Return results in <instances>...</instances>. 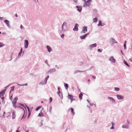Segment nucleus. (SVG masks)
I'll use <instances>...</instances> for the list:
<instances>
[{"label":"nucleus","instance_id":"29","mask_svg":"<svg viewBox=\"0 0 132 132\" xmlns=\"http://www.w3.org/2000/svg\"><path fill=\"white\" fill-rule=\"evenodd\" d=\"M43 116V113L41 112L40 113H39L38 115V117H41L42 116Z\"/></svg>","mask_w":132,"mask_h":132},{"label":"nucleus","instance_id":"51","mask_svg":"<svg viewBox=\"0 0 132 132\" xmlns=\"http://www.w3.org/2000/svg\"><path fill=\"white\" fill-rule=\"evenodd\" d=\"M73 1L76 3H78V1L77 0H73Z\"/></svg>","mask_w":132,"mask_h":132},{"label":"nucleus","instance_id":"39","mask_svg":"<svg viewBox=\"0 0 132 132\" xmlns=\"http://www.w3.org/2000/svg\"><path fill=\"white\" fill-rule=\"evenodd\" d=\"M44 84L45 83H44L43 81H41L39 83V85H44Z\"/></svg>","mask_w":132,"mask_h":132},{"label":"nucleus","instance_id":"34","mask_svg":"<svg viewBox=\"0 0 132 132\" xmlns=\"http://www.w3.org/2000/svg\"><path fill=\"white\" fill-rule=\"evenodd\" d=\"M19 105H20V106H22L26 110V111H27L26 108L23 104H22V103H20Z\"/></svg>","mask_w":132,"mask_h":132},{"label":"nucleus","instance_id":"55","mask_svg":"<svg viewBox=\"0 0 132 132\" xmlns=\"http://www.w3.org/2000/svg\"><path fill=\"white\" fill-rule=\"evenodd\" d=\"M13 107L14 108H17L18 106H16V104H13Z\"/></svg>","mask_w":132,"mask_h":132},{"label":"nucleus","instance_id":"36","mask_svg":"<svg viewBox=\"0 0 132 132\" xmlns=\"http://www.w3.org/2000/svg\"><path fill=\"white\" fill-rule=\"evenodd\" d=\"M13 55V52H12L11 53V55L10 56V58H11V59L9 60V61H11L12 59V56Z\"/></svg>","mask_w":132,"mask_h":132},{"label":"nucleus","instance_id":"47","mask_svg":"<svg viewBox=\"0 0 132 132\" xmlns=\"http://www.w3.org/2000/svg\"><path fill=\"white\" fill-rule=\"evenodd\" d=\"M64 34H63L61 35V37L62 38L64 37Z\"/></svg>","mask_w":132,"mask_h":132},{"label":"nucleus","instance_id":"28","mask_svg":"<svg viewBox=\"0 0 132 132\" xmlns=\"http://www.w3.org/2000/svg\"><path fill=\"white\" fill-rule=\"evenodd\" d=\"M122 128L126 129H128L129 128V126L128 125H123L122 126Z\"/></svg>","mask_w":132,"mask_h":132},{"label":"nucleus","instance_id":"48","mask_svg":"<svg viewBox=\"0 0 132 132\" xmlns=\"http://www.w3.org/2000/svg\"><path fill=\"white\" fill-rule=\"evenodd\" d=\"M123 46L125 50L126 49V44H124Z\"/></svg>","mask_w":132,"mask_h":132},{"label":"nucleus","instance_id":"20","mask_svg":"<svg viewBox=\"0 0 132 132\" xmlns=\"http://www.w3.org/2000/svg\"><path fill=\"white\" fill-rule=\"evenodd\" d=\"M16 117V115L15 114V112L13 111L12 113V119H14Z\"/></svg>","mask_w":132,"mask_h":132},{"label":"nucleus","instance_id":"50","mask_svg":"<svg viewBox=\"0 0 132 132\" xmlns=\"http://www.w3.org/2000/svg\"><path fill=\"white\" fill-rule=\"evenodd\" d=\"M51 110H52V106H51L49 108V112L51 113Z\"/></svg>","mask_w":132,"mask_h":132},{"label":"nucleus","instance_id":"40","mask_svg":"<svg viewBox=\"0 0 132 132\" xmlns=\"http://www.w3.org/2000/svg\"><path fill=\"white\" fill-rule=\"evenodd\" d=\"M53 100V99L51 97L49 98L50 103L52 102Z\"/></svg>","mask_w":132,"mask_h":132},{"label":"nucleus","instance_id":"11","mask_svg":"<svg viewBox=\"0 0 132 132\" xmlns=\"http://www.w3.org/2000/svg\"><path fill=\"white\" fill-rule=\"evenodd\" d=\"M57 93L59 95L60 97L61 98V99H62L63 98V96L62 92H61L60 91H58L57 92Z\"/></svg>","mask_w":132,"mask_h":132},{"label":"nucleus","instance_id":"30","mask_svg":"<svg viewBox=\"0 0 132 132\" xmlns=\"http://www.w3.org/2000/svg\"><path fill=\"white\" fill-rule=\"evenodd\" d=\"M98 26H101L102 25V21L101 20H100L99 21L98 24H97Z\"/></svg>","mask_w":132,"mask_h":132},{"label":"nucleus","instance_id":"64","mask_svg":"<svg viewBox=\"0 0 132 132\" xmlns=\"http://www.w3.org/2000/svg\"><path fill=\"white\" fill-rule=\"evenodd\" d=\"M127 122L128 125H129V121L128 120H127Z\"/></svg>","mask_w":132,"mask_h":132},{"label":"nucleus","instance_id":"62","mask_svg":"<svg viewBox=\"0 0 132 132\" xmlns=\"http://www.w3.org/2000/svg\"><path fill=\"white\" fill-rule=\"evenodd\" d=\"M114 129V127L113 126H112L110 128L111 129Z\"/></svg>","mask_w":132,"mask_h":132},{"label":"nucleus","instance_id":"18","mask_svg":"<svg viewBox=\"0 0 132 132\" xmlns=\"http://www.w3.org/2000/svg\"><path fill=\"white\" fill-rule=\"evenodd\" d=\"M70 109L71 110V112L73 116H74L75 114V112H74L73 109L72 108H70L69 109V110Z\"/></svg>","mask_w":132,"mask_h":132},{"label":"nucleus","instance_id":"58","mask_svg":"<svg viewBox=\"0 0 132 132\" xmlns=\"http://www.w3.org/2000/svg\"><path fill=\"white\" fill-rule=\"evenodd\" d=\"M20 58V57H18V56H17V57H16V58L15 59V61H16L17 60V59H18V58Z\"/></svg>","mask_w":132,"mask_h":132},{"label":"nucleus","instance_id":"27","mask_svg":"<svg viewBox=\"0 0 132 132\" xmlns=\"http://www.w3.org/2000/svg\"><path fill=\"white\" fill-rule=\"evenodd\" d=\"M86 37L84 35L81 36H80V38L81 39H84L86 38Z\"/></svg>","mask_w":132,"mask_h":132},{"label":"nucleus","instance_id":"52","mask_svg":"<svg viewBox=\"0 0 132 132\" xmlns=\"http://www.w3.org/2000/svg\"><path fill=\"white\" fill-rule=\"evenodd\" d=\"M97 51L99 52H102L101 50L100 49H98L97 50Z\"/></svg>","mask_w":132,"mask_h":132},{"label":"nucleus","instance_id":"56","mask_svg":"<svg viewBox=\"0 0 132 132\" xmlns=\"http://www.w3.org/2000/svg\"><path fill=\"white\" fill-rule=\"evenodd\" d=\"M97 11V10L96 9H94L93 10V11L95 12H96Z\"/></svg>","mask_w":132,"mask_h":132},{"label":"nucleus","instance_id":"10","mask_svg":"<svg viewBox=\"0 0 132 132\" xmlns=\"http://www.w3.org/2000/svg\"><path fill=\"white\" fill-rule=\"evenodd\" d=\"M64 26L65 27H66L67 26V23L65 22H64L62 26V30L63 31H65V29L63 28Z\"/></svg>","mask_w":132,"mask_h":132},{"label":"nucleus","instance_id":"61","mask_svg":"<svg viewBox=\"0 0 132 132\" xmlns=\"http://www.w3.org/2000/svg\"><path fill=\"white\" fill-rule=\"evenodd\" d=\"M5 114V112H3V117L4 118L5 117L4 116V115Z\"/></svg>","mask_w":132,"mask_h":132},{"label":"nucleus","instance_id":"45","mask_svg":"<svg viewBox=\"0 0 132 132\" xmlns=\"http://www.w3.org/2000/svg\"><path fill=\"white\" fill-rule=\"evenodd\" d=\"M16 102H17V101H13V103H12L13 104H16Z\"/></svg>","mask_w":132,"mask_h":132},{"label":"nucleus","instance_id":"41","mask_svg":"<svg viewBox=\"0 0 132 132\" xmlns=\"http://www.w3.org/2000/svg\"><path fill=\"white\" fill-rule=\"evenodd\" d=\"M43 120H41L40 121V125L39 126V127H40L42 126L43 125Z\"/></svg>","mask_w":132,"mask_h":132},{"label":"nucleus","instance_id":"24","mask_svg":"<svg viewBox=\"0 0 132 132\" xmlns=\"http://www.w3.org/2000/svg\"><path fill=\"white\" fill-rule=\"evenodd\" d=\"M73 98V96L72 95H70L68 94V98L71 100Z\"/></svg>","mask_w":132,"mask_h":132},{"label":"nucleus","instance_id":"8","mask_svg":"<svg viewBox=\"0 0 132 132\" xmlns=\"http://www.w3.org/2000/svg\"><path fill=\"white\" fill-rule=\"evenodd\" d=\"M78 25L77 23H76L75 25V27L73 29V30L74 31H77L78 30Z\"/></svg>","mask_w":132,"mask_h":132},{"label":"nucleus","instance_id":"22","mask_svg":"<svg viewBox=\"0 0 132 132\" xmlns=\"http://www.w3.org/2000/svg\"><path fill=\"white\" fill-rule=\"evenodd\" d=\"M49 77V75H48L45 78L44 81H45V84H46L47 83V80L48 79Z\"/></svg>","mask_w":132,"mask_h":132},{"label":"nucleus","instance_id":"12","mask_svg":"<svg viewBox=\"0 0 132 132\" xmlns=\"http://www.w3.org/2000/svg\"><path fill=\"white\" fill-rule=\"evenodd\" d=\"M108 98L110 101H111L113 103H115V100L113 98L109 96H108Z\"/></svg>","mask_w":132,"mask_h":132},{"label":"nucleus","instance_id":"26","mask_svg":"<svg viewBox=\"0 0 132 132\" xmlns=\"http://www.w3.org/2000/svg\"><path fill=\"white\" fill-rule=\"evenodd\" d=\"M64 86L66 89H67L68 88V85L67 84L64 83Z\"/></svg>","mask_w":132,"mask_h":132},{"label":"nucleus","instance_id":"21","mask_svg":"<svg viewBox=\"0 0 132 132\" xmlns=\"http://www.w3.org/2000/svg\"><path fill=\"white\" fill-rule=\"evenodd\" d=\"M86 71H80L79 70H77L75 71L74 72V74H75L77 73L78 72H83Z\"/></svg>","mask_w":132,"mask_h":132},{"label":"nucleus","instance_id":"38","mask_svg":"<svg viewBox=\"0 0 132 132\" xmlns=\"http://www.w3.org/2000/svg\"><path fill=\"white\" fill-rule=\"evenodd\" d=\"M18 97L16 96V97H15L14 98L13 101H17V100H18Z\"/></svg>","mask_w":132,"mask_h":132},{"label":"nucleus","instance_id":"3","mask_svg":"<svg viewBox=\"0 0 132 132\" xmlns=\"http://www.w3.org/2000/svg\"><path fill=\"white\" fill-rule=\"evenodd\" d=\"M28 44L29 43L28 40H25L24 42V46L25 48H28Z\"/></svg>","mask_w":132,"mask_h":132},{"label":"nucleus","instance_id":"14","mask_svg":"<svg viewBox=\"0 0 132 132\" xmlns=\"http://www.w3.org/2000/svg\"><path fill=\"white\" fill-rule=\"evenodd\" d=\"M97 46V45L96 43H95L90 45L89 47L90 49H92V48L93 47H96Z\"/></svg>","mask_w":132,"mask_h":132},{"label":"nucleus","instance_id":"15","mask_svg":"<svg viewBox=\"0 0 132 132\" xmlns=\"http://www.w3.org/2000/svg\"><path fill=\"white\" fill-rule=\"evenodd\" d=\"M46 48L47 49L48 51V52H50L52 51V50L50 46L48 45L46 46Z\"/></svg>","mask_w":132,"mask_h":132},{"label":"nucleus","instance_id":"60","mask_svg":"<svg viewBox=\"0 0 132 132\" xmlns=\"http://www.w3.org/2000/svg\"><path fill=\"white\" fill-rule=\"evenodd\" d=\"M92 77L94 79H96V77L95 76H93L92 75Z\"/></svg>","mask_w":132,"mask_h":132},{"label":"nucleus","instance_id":"1","mask_svg":"<svg viewBox=\"0 0 132 132\" xmlns=\"http://www.w3.org/2000/svg\"><path fill=\"white\" fill-rule=\"evenodd\" d=\"M92 0H88L86 1H85V2L84 3V5H83V7H89L90 5V3L91 2Z\"/></svg>","mask_w":132,"mask_h":132},{"label":"nucleus","instance_id":"19","mask_svg":"<svg viewBox=\"0 0 132 132\" xmlns=\"http://www.w3.org/2000/svg\"><path fill=\"white\" fill-rule=\"evenodd\" d=\"M23 52L22 48H21L20 49V52H19L18 55V57H20L21 55Z\"/></svg>","mask_w":132,"mask_h":132},{"label":"nucleus","instance_id":"59","mask_svg":"<svg viewBox=\"0 0 132 132\" xmlns=\"http://www.w3.org/2000/svg\"><path fill=\"white\" fill-rule=\"evenodd\" d=\"M45 63H46V64L48 63V61L47 60H45Z\"/></svg>","mask_w":132,"mask_h":132},{"label":"nucleus","instance_id":"49","mask_svg":"<svg viewBox=\"0 0 132 132\" xmlns=\"http://www.w3.org/2000/svg\"><path fill=\"white\" fill-rule=\"evenodd\" d=\"M93 67V66H92L89 69H87V70H86L85 71H86L87 70H92V68Z\"/></svg>","mask_w":132,"mask_h":132},{"label":"nucleus","instance_id":"33","mask_svg":"<svg viewBox=\"0 0 132 132\" xmlns=\"http://www.w3.org/2000/svg\"><path fill=\"white\" fill-rule=\"evenodd\" d=\"M93 21L94 22H96L97 21V18L95 17L93 19Z\"/></svg>","mask_w":132,"mask_h":132},{"label":"nucleus","instance_id":"63","mask_svg":"<svg viewBox=\"0 0 132 132\" xmlns=\"http://www.w3.org/2000/svg\"><path fill=\"white\" fill-rule=\"evenodd\" d=\"M20 28L21 29H22L23 28V27L22 25H21L20 26Z\"/></svg>","mask_w":132,"mask_h":132},{"label":"nucleus","instance_id":"43","mask_svg":"<svg viewBox=\"0 0 132 132\" xmlns=\"http://www.w3.org/2000/svg\"><path fill=\"white\" fill-rule=\"evenodd\" d=\"M18 86H24V84H19L18 83H16Z\"/></svg>","mask_w":132,"mask_h":132},{"label":"nucleus","instance_id":"5","mask_svg":"<svg viewBox=\"0 0 132 132\" xmlns=\"http://www.w3.org/2000/svg\"><path fill=\"white\" fill-rule=\"evenodd\" d=\"M87 27L84 26L83 27L82 31L81 32V33H85L87 31Z\"/></svg>","mask_w":132,"mask_h":132},{"label":"nucleus","instance_id":"23","mask_svg":"<svg viewBox=\"0 0 132 132\" xmlns=\"http://www.w3.org/2000/svg\"><path fill=\"white\" fill-rule=\"evenodd\" d=\"M81 93L79 94V98L80 100H81L82 99V96L83 95V94L81 92Z\"/></svg>","mask_w":132,"mask_h":132},{"label":"nucleus","instance_id":"35","mask_svg":"<svg viewBox=\"0 0 132 132\" xmlns=\"http://www.w3.org/2000/svg\"><path fill=\"white\" fill-rule=\"evenodd\" d=\"M4 46V44L3 43L0 42V48Z\"/></svg>","mask_w":132,"mask_h":132},{"label":"nucleus","instance_id":"32","mask_svg":"<svg viewBox=\"0 0 132 132\" xmlns=\"http://www.w3.org/2000/svg\"><path fill=\"white\" fill-rule=\"evenodd\" d=\"M114 89V90L116 92H118L120 90L119 88L118 87H115Z\"/></svg>","mask_w":132,"mask_h":132},{"label":"nucleus","instance_id":"57","mask_svg":"<svg viewBox=\"0 0 132 132\" xmlns=\"http://www.w3.org/2000/svg\"><path fill=\"white\" fill-rule=\"evenodd\" d=\"M129 61L131 62H132V57L129 59Z\"/></svg>","mask_w":132,"mask_h":132},{"label":"nucleus","instance_id":"37","mask_svg":"<svg viewBox=\"0 0 132 132\" xmlns=\"http://www.w3.org/2000/svg\"><path fill=\"white\" fill-rule=\"evenodd\" d=\"M15 88V87L14 86H13L12 87H11V90L12 91H14V88Z\"/></svg>","mask_w":132,"mask_h":132},{"label":"nucleus","instance_id":"2","mask_svg":"<svg viewBox=\"0 0 132 132\" xmlns=\"http://www.w3.org/2000/svg\"><path fill=\"white\" fill-rule=\"evenodd\" d=\"M76 7L77 8V10L79 12H81L82 10V7L81 6H76Z\"/></svg>","mask_w":132,"mask_h":132},{"label":"nucleus","instance_id":"16","mask_svg":"<svg viewBox=\"0 0 132 132\" xmlns=\"http://www.w3.org/2000/svg\"><path fill=\"white\" fill-rule=\"evenodd\" d=\"M56 71V69L55 68H54L50 70L48 72L50 73H51L55 72Z\"/></svg>","mask_w":132,"mask_h":132},{"label":"nucleus","instance_id":"44","mask_svg":"<svg viewBox=\"0 0 132 132\" xmlns=\"http://www.w3.org/2000/svg\"><path fill=\"white\" fill-rule=\"evenodd\" d=\"M70 100H71V101H70L71 103L73 101H75V98H72Z\"/></svg>","mask_w":132,"mask_h":132},{"label":"nucleus","instance_id":"6","mask_svg":"<svg viewBox=\"0 0 132 132\" xmlns=\"http://www.w3.org/2000/svg\"><path fill=\"white\" fill-rule=\"evenodd\" d=\"M4 22L9 28H10L11 26L10 25V22L9 21L7 20H5L4 21Z\"/></svg>","mask_w":132,"mask_h":132},{"label":"nucleus","instance_id":"46","mask_svg":"<svg viewBox=\"0 0 132 132\" xmlns=\"http://www.w3.org/2000/svg\"><path fill=\"white\" fill-rule=\"evenodd\" d=\"M24 114H25V111H24V113L23 114L22 117L21 118V119L24 118H25L26 117V116L24 117Z\"/></svg>","mask_w":132,"mask_h":132},{"label":"nucleus","instance_id":"17","mask_svg":"<svg viewBox=\"0 0 132 132\" xmlns=\"http://www.w3.org/2000/svg\"><path fill=\"white\" fill-rule=\"evenodd\" d=\"M115 40V39L114 38H111L110 39V43H112V44H114V43Z\"/></svg>","mask_w":132,"mask_h":132},{"label":"nucleus","instance_id":"53","mask_svg":"<svg viewBox=\"0 0 132 132\" xmlns=\"http://www.w3.org/2000/svg\"><path fill=\"white\" fill-rule=\"evenodd\" d=\"M89 34V32H88L87 33H86V34H85L84 35L86 37V36H87L88 35V34Z\"/></svg>","mask_w":132,"mask_h":132},{"label":"nucleus","instance_id":"4","mask_svg":"<svg viewBox=\"0 0 132 132\" xmlns=\"http://www.w3.org/2000/svg\"><path fill=\"white\" fill-rule=\"evenodd\" d=\"M109 60L113 63H115L116 60L114 58L113 56H111L109 58Z\"/></svg>","mask_w":132,"mask_h":132},{"label":"nucleus","instance_id":"31","mask_svg":"<svg viewBox=\"0 0 132 132\" xmlns=\"http://www.w3.org/2000/svg\"><path fill=\"white\" fill-rule=\"evenodd\" d=\"M42 107V106H38L37 107L36 109V111H38Z\"/></svg>","mask_w":132,"mask_h":132},{"label":"nucleus","instance_id":"9","mask_svg":"<svg viewBox=\"0 0 132 132\" xmlns=\"http://www.w3.org/2000/svg\"><path fill=\"white\" fill-rule=\"evenodd\" d=\"M26 107L27 108V109L28 110V111L29 112L28 116V118L31 115V111L30 110L29 108V107L27 105H26Z\"/></svg>","mask_w":132,"mask_h":132},{"label":"nucleus","instance_id":"7","mask_svg":"<svg viewBox=\"0 0 132 132\" xmlns=\"http://www.w3.org/2000/svg\"><path fill=\"white\" fill-rule=\"evenodd\" d=\"M116 96L118 99V100L123 99L124 98V97L123 96L119 94L117 95H116Z\"/></svg>","mask_w":132,"mask_h":132},{"label":"nucleus","instance_id":"25","mask_svg":"<svg viewBox=\"0 0 132 132\" xmlns=\"http://www.w3.org/2000/svg\"><path fill=\"white\" fill-rule=\"evenodd\" d=\"M124 63L128 67H130V65L127 63V62L124 60H123Z\"/></svg>","mask_w":132,"mask_h":132},{"label":"nucleus","instance_id":"42","mask_svg":"<svg viewBox=\"0 0 132 132\" xmlns=\"http://www.w3.org/2000/svg\"><path fill=\"white\" fill-rule=\"evenodd\" d=\"M17 108H18L22 109L24 111H25V110H24V109L23 108H22L21 106H18Z\"/></svg>","mask_w":132,"mask_h":132},{"label":"nucleus","instance_id":"54","mask_svg":"<svg viewBox=\"0 0 132 132\" xmlns=\"http://www.w3.org/2000/svg\"><path fill=\"white\" fill-rule=\"evenodd\" d=\"M1 99H2V100H3V101L4 100V98H5L4 97L2 96V97H1Z\"/></svg>","mask_w":132,"mask_h":132},{"label":"nucleus","instance_id":"13","mask_svg":"<svg viewBox=\"0 0 132 132\" xmlns=\"http://www.w3.org/2000/svg\"><path fill=\"white\" fill-rule=\"evenodd\" d=\"M6 90V89H4L0 92V95L2 96H3L5 94V92Z\"/></svg>","mask_w":132,"mask_h":132}]
</instances>
